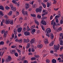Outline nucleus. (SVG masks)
<instances>
[{
    "label": "nucleus",
    "mask_w": 63,
    "mask_h": 63,
    "mask_svg": "<svg viewBox=\"0 0 63 63\" xmlns=\"http://www.w3.org/2000/svg\"><path fill=\"white\" fill-rule=\"evenodd\" d=\"M25 59V58L24 57H23L22 59H21V60L22 61H23V60H24Z\"/></svg>",
    "instance_id": "obj_42"
},
{
    "label": "nucleus",
    "mask_w": 63,
    "mask_h": 63,
    "mask_svg": "<svg viewBox=\"0 0 63 63\" xmlns=\"http://www.w3.org/2000/svg\"><path fill=\"white\" fill-rule=\"evenodd\" d=\"M59 16L58 15H57L55 16V19H58V18H59Z\"/></svg>",
    "instance_id": "obj_37"
},
{
    "label": "nucleus",
    "mask_w": 63,
    "mask_h": 63,
    "mask_svg": "<svg viewBox=\"0 0 63 63\" xmlns=\"http://www.w3.org/2000/svg\"><path fill=\"white\" fill-rule=\"evenodd\" d=\"M52 62L53 63H56V60L54 59H53L52 60Z\"/></svg>",
    "instance_id": "obj_21"
},
{
    "label": "nucleus",
    "mask_w": 63,
    "mask_h": 63,
    "mask_svg": "<svg viewBox=\"0 0 63 63\" xmlns=\"http://www.w3.org/2000/svg\"><path fill=\"white\" fill-rule=\"evenodd\" d=\"M24 34L25 36H30V32H29L26 31L24 32Z\"/></svg>",
    "instance_id": "obj_7"
},
{
    "label": "nucleus",
    "mask_w": 63,
    "mask_h": 63,
    "mask_svg": "<svg viewBox=\"0 0 63 63\" xmlns=\"http://www.w3.org/2000/svg\"><path fill=\"white\" fill-rule=\"evenodd\" d=\"M15 52H16V51H15V50H12V51H10V53H10L12 54H14V53Z\"/></svg>",
    "instance_id": "obj_24"
},
{
    "label": "nucleus",
    "mask_w": 63,
    "mask_h": 63,
    "mask_svg": "<svg viewBox=\"0 0 63 63\" xmlns=\"http://www.w3.org/2000/svg\"><path fill=\"white\" fill-rule=\"evenodd\" d=\"M37 47L41 48L43 47V45L42 44H39L37 45Z\"/></svg>",
    "instance_id": "obj_11"
},
{
    "label": "nucleus",
    "mask_w": 63,
    "mask_h": 63,
    "mask_svg": "<svg viewBox=\"0 0 63 63\" xmlns=\"http://www.w3.org/2000/svg\"><path fill=\"white\" fill-rule=\"evenodd\" d=\"M32 31L33 32V33H35V32H36V31L35 30V29H33L32 30Z\"/></svg>",
    "instance_id": "obj_45"
},
{
    "label": "nucleus",
    "mask_w": 63,
    "mask_h": 63,
    "mask_svg": "<svg viewBox=\"0 0 63 63\" xmlns=\"http://www.w3.org/2000/svg\"><path fill=\"white\" fill-rule=\"evenodd\" d=\"M3 44H4V42L3 41L0 42V45H3Z\"/></svg>",
    "instance_id": "obj_38"
},
{
    "label": "nucleus",
    "mask_w": 63,
    "mask_h": 63,
    "mask_svg": "<svg viewBox=\"0 0 63 63\" xmlns=\"http://www.w3.org/2000/svg\"><path fill=\"white\" fill-rule=\"evenodd\" d=\"M14 33L15 35H16L17 33V30H16V29H15L14 30Z\"/></svg>",
    "instance_id": "obj_22"
},
{
    "label": "nucleus",
    "mask_w": 63,
    "mask_h": 63,
    "mask_svg": "<svg viewBox=\"0 0 63 63\" xmlns=\"http://www.w3.org/2000/svg\"><path fill=\"white\" fill-rule=\"evenodd\" d=\"M34 21L35 23L36 24V25H37V26L39 25V23L38 22V21H37V20H35Z\"/></svg>",
    "instance_id": "obj_23"
},
{
    "label": "nucleus",
    "mask_w": 63,
    "mask_h": 63,
    "mask_svg": "<svg viewBox=\"0 0 63 63\" xmlns=\"http://www.w3.org/2000/svg\"><path fill=\"white\" fill-rule=\"evenodd\" d=\"M24 43H27V39H24Z\"/></svg>",
    "instance_id": "obj_33"
},
{
    "label": "nucleus",
    "mask_w": 63,
    "mask_h": 63,
    "mask_svg": "<svg viewBox=\"0 0 63 63\" xmlns=\"http://www.w3.org/2000/svg\"><path fill=\"white\" fill-rule=\"evenodd\" d=\"M35 57H36V58H39L40 57V56H39L38 55H36H36H35Z\"/></svg>",
    "instance_id": "obj_46"
},
{
    "label": "nucleus",
    "mask_w": 63,
    "mask_h": 63,
    "mask_svg": "<svg viewBox=\"0 0 63 63\" xmlns=\"http://www.w3.org/2000/svg\"><path fill=\"white\" fill-rule=\"evenodd\" d=\"M21 30H22V28L20 27V28H19L18 29H17V32H19V33H20V32H21Z\"/></svg>",
    "instance_id": "obj_16"
},
{
    "label": "nucleus",
    "mask_w": 63,
    "mask_h": 63,
    "mask_svg": "<svg viewBox=\"0 0 63 63\" xmlns=\"http://www.w3.org/2000/svg\"><path fill=\"white\" fill-rule=\"evenodd\" d=\"M42 12L43 13H44L43 14H42V16H45L46 15H47V14H48V12H47L46 10H43Z\"/></svg>",
    "instance_id": "obj_4"
},
{
    "label": "nucleus",
    "mask_w": 63,
    "mask_h": 63,
    "mask_svg": "<svg viewBox=\"0 0 63 63\" xmlns=\"http://www.w3.org/2000/svg\"><path fill=\"white\" fill-rule=\"evenodd\" d=\"M53 21H53V20L51 22V25H53Z\"/></svg>",
    "instance_id": "obj_61"
},
{
    "label": "nucleus",
    "mask_w": 63,
    "mask_h": 63,
    "mask_svg": "<svg viewBox=\"0 0 63 63\" xmlns=\"http://www.w3.org/2000/svg\"><path fill=\"white\" fill-rule=\"evenodd\" d=\"M26 30V28L25 27H24L23 28V32H24V31H25Z\"/></svg>",
    "instance_id": "obj_50"
},
{
    "label": "nucleus",
    "mask_w": 63,
    "mask_h": 63,
    "mask_svg": "<svg viewBox=\"0 0 63 63\" xmlns=\"http://www.w3.org/2000/svg\"><path fill=\"white\" fill-rule=\"evenodd\" d=\"M46 31L47 33H49L51 32V30L49 28H47L46 29Z\"/></svg>",
    "instance_id": "obj_12"
},
{
    "label": "nucleus",
    "mask_w": 63,
    "mask_h": 63,
    "mask_svg": "<svg viewBox=\"0 0 63 63\" xmlns=\"http://www.w3.org/2000/svg\"><path fill=\"white\" fill-rule=\"evenodd\" d=\"M37 16V17L38 18H41V16L39 14H38Z\"/></svg>",
    "instance_id": "obj_36"
},
{
    "label": "nucleus",
    "mask_w": 63,
    "mask_h": 63,
    "mask_svg": "<svg viewBox=\"0 0 63 63\" xmlns=\"http://www.w3.org/2000/svg\"><path fill=\"white\" fill-rule=\"evenodd\" d=\"M12 37L13 38H14V34L12 33Z\"/></svg>",
    "instance_id": "obj_63"
},
{
    "label": "nucleus",
    "mask_w": 63,
    "mask_h": 63,
    "mask_svg": "<svg viewBox=\"0 0 63 63\" xmlns=\"http://www.w3.org/2000/svg\"><path fill=\"white\" fill-rule=\"evenodd\" d=\"M16 4L17 7H19V3L18 2L17 3V4Z\"/></svg>",
    "instance_id": "obj_55"
},
{
    "label": "nucleus",
    "mask_w": 63,
    "mask_h": 63,
    "mask_svg": "<svg viewBox=\"0 0 63 63\" xmlns=\"http://www.w3.org/2000/svg\"><path fill=\"white\" fill-rule=\"evenodd\" d=\"M3 37L4 38H5L6 37V33H4V34L3 35Z\"/></svg>",
    "instance_id": "obj_51"
},
{
    "label": "nucleus",
    "mask_w": 63,
    "mask_h": 63,
    "mask_svg": "<svg viewBox=\"0 0 63 63\" xmlns=\"http://www.w3.org/2000/svg\"><path fill=\"white\" fill-rule=\"evenodd\" d=\"M63 35V33H60V37H62Z\"/></svg>",
    "instance_id": "obj_60"
},
{
    "label": "nucleus",
    "mask_w": 63,
    "mask_h": 63,
    "mask_svg": "<svg viewBox=\"0 0 63 63\" xmlns=\"http://www.w3.org/2000/svg\"><path fill=\"white\" fill-rule=\"evenodd\" d=\"M25 5L26 9V10H27V9H28V8H29V4L27 3H25Z\"/></svg>",
    "instance_id": "obj_9"
},
{
    "label": "nucleus",
    "mask_w": 63,
    "mask_h": 63,
    "mask_svg": "<svg viewBox=\"0 0 63 63\" xmlns=\"http://www.w3.org/2000/svg\"><path fill=\"white\" fill-rule=\"evenodd\" d=\"M60 57H61L62 58H63V55H60Z\"/></svg>",
    "instance_id": "obj_57"
},
{
    "label": "nucleus",
    "mask_w": 63,
    "mask_h": 63,
    "mask_svg": "<svg viewBox=\"0 0 63 63\" xmlns=\"http://www.w3.org/2000/svg\"><path fill=\"white\" fill-rule=\"evenodd\" d=\"M10 19H8L6 20V24H8L10 23Z\"/></svg>",
    "instance_id": "obj_14"
},
{
    "label": "nucleus",
    "mask_w": 63,
    "mask_h": 63,
    "mask_svg": "<svg viewBox=\"0 0 63 63\" xmlns=\"http://www.w3.org/2000/svg\"><path fill=\"white\" fill-rule=\"evenodd\" d=\"M9 23H10V24H13L14 23V22H13V20H11L10 21V22Z\"/></svg>",
    "instance_id": "obj_31"
},
{
    "label": "nucleus",
    "mask_w": 63,
    "mask_h": 63,
    "mask_svg": "<svg viewBox=\"0 0 63 63\" xmlns=\"http://www.w3.org/2000/svg\"><path fill=\"white\" fill-rule=\"evenodd\" d=\"M41 28H42V29H43V30H44V26H41Z\"/></svg>",
    "instance_id": "obj_56"
},
{
    "label": "nucleus",
    "mask_w": 63,
    "mask_h": 63,
    "mask_svg": "<svg viewBox=\"0 0 63 63\" xmlns=\"http://www.w3.org/2000/svg\"><path fill=\"white\" fill-rule=\"evenodd\" d=\"M56 20V23H58L59 22V21L58 20V19H55Z\"/></svg>",
    "instance_id": "obj_43"
},
{
    "label": "nucleus",
    "mask_w": 63,
    "mask_h": 63,
    "mask_svg": "<svg viewBox=\"0 0 63 63\" xmlns=\"http://www.w3.org/2000/svg\"><path fill=\"white\" fill-rule=\"evenodd\" d=\"M63 41H62V40H61L60 42V45H63Z\"/></svg>",
    "instance_id": "obj_28"
},
{
    "label": "nucleus",
    "mask_w": 63,
    "mask_h": 63,
    "mask_svg": "<svg viewBox=\"0 0 63 63\" xmlns=\"http://www.w3.org/2000/svg\"><path fill=\"white\" fill-rule=\"evenodd\" d=\"M54 44V41H52L49 44V46L50 47L51 46H52L53 45V44Z\"/></svg>",
    "instance_id": "obj_18"
},
{
    "label": "nucleus",
    "mask_w": 63,
    "mask_h": 63,
    "mask_svg": "<svg viewBox=\"0 0 63 63\" xmlns=\"http://www.w3.org/2000/svg\"><path fill=\"white\" fill-rule=\"evenodd\" d=\"M62 39H63V35L62 36V38L60 37L59 40L60 41V40H62Z\"/></svg>",
    "instance_id": "obj_53"
},
{
    "label": "nucleus",
    "mask_w": 63,
    "mask_h": 63,
    "mask_svg": "<svg viewBox=\"0 0 63 63\" xmlns=\"http://www.w3.org/2000/svg\"><path fill=\"white\" fill-rule=\"evenodd\" d=\"M31 16H32V17H36V15L35 14H31Z\"/></svg>",
    "instance_id": "obj_29"
},
{
    "label": "nucleus",
    "mask_w": 63,
    "mask_h": 63,
    "mask_svg": "<svg viewBox=\"0 0 63 63\" xmlns=\"http://www.w3.org/2000/svg\"><path fill=\"white\" fill-rule=\"evenodd\" d=\"M46 35L48 37V38H49L50 36H51L50 38L51 39H53L54 38V36H53V35L52 33L50 34L47 33L46 34Z\"/></svg>",
    "instance_id": "obj_2"
},
{
    "label": "nucleus",
    "mask_w": 63,
    "mask_h": 63,
    "mask_svg": "<svg viewBox=\"0 0 63 63\" xmlns=\"http://www.w3.org/2000/svg\"><path fill=\"white\" fill-rule=\"evenodd\" d=\"M17 50L19 52V53H21V51H20V50H19V49H17Z\"/></svg>",
    "instance_id": "obj_52"
},
{
    "label": "nucleus",
    "mask_w": 63,
    "mask_h": 63,
    "mask_svg": "<svg viewBox=\"0 0 63 63\" xmlns=\"http://www.w3.org/2000/svg\"><path fill=\"white\" fill-rule=\"evenodd\" d=\"M60 47V45L59 44H58L57 46L54 45V47L55 48V49H56L57 50H59Z\"/></svg>",
    "instance_id": "obj_3"
},
{
    "label": "nucleus",
    "mask_w": 63,
    "mask_h": 63,
    "mask_svg": "<svg viewBox=\"0 0 63 63\" xmlns=\"http://www.w3.org/2000/svg\"><path fill=\"white\" fill-rule=\"evenodd\" d=\"M0 15H1V16H3L4 15V14L2 12L0 11Z\"/></svg>",
    "instance_id": "obj_41"
},
{
    "label": "nucleus",
    "mask_w": 63,
    "mask_h": 63,
    "mask_svg": "<svg viewBox=\"0 0 63 63\" xmlns=\"http://www.w3.org/2000/svg\"><path fill=\"white\" fill-rule=\"evenodd\" d=\"M2 63H4V59H2Z\"/></svg>",
    "instance_id": "obj_64"
},
{
    "label": "nucleus",
    "mask_w": 63,
    "mask_h": 63,
    "mask_svg": "<svg viewBox=\"0 0 63 63\" xmlns=\"http://www.w3.org/2000/svg\"><path fill=\"white\" fill-rule=\"evenodd\" d=\"M16 46H12L11 47L12 48H15L16 47Z\"/></svg>",
    "instance_id": "obj_54"
},
{
    "label": "nucleus",
    "mask_w": 63,
    "mask_h": 63,
    "mask_svg": "<svg viewBox=\"0 0 63 63\" xmlns=\"http://www.w3.org/2000/svg\"><path fill=\"white\" fill-rule=\"evenodd\" d=\"M42 7L41 6H40L39 7V8H37L36 9V13L41 12L42 11Z\"/></svg>",
    "instance_id": "obj_1"
},
{
    "label": "nucleus",
    "mask_w": 63,
    "mask_h": 63,
    "mask_svg": "<svg viewBox=\"0 0 63 63\" xmlns=\"http://www.w3.org/2000/svg\"><path fill=\"white\" fill-rule=\"evenodd\" d=\"M0 9L1 10H4V8L2 6H0Z\"/></svg>",
    "instance_id": "obj_25"
},
{
    "label": "nucleus",
    "mask_w": 63,
    "mask_h": 63,
    "mask_svg": "<svg viewBox=\"0 0 63 63\" xmlns=\"http://www.w3.org/2000/svg\"><path fill=\"white\" fill-rule=\"evenodd\" d=\"M41 23L44 25H47V22L44 20H42L41 21Z\"/></svg>",
    "instance_id": "obj_5"
},
{
    "label": "nucleus",
    "mask_w": 63,
    "mask_h": 63,
    "mask_svg": "<svg viewBox=\"0 0 63 63\" xmlns=\"http://www.w3.org/2000/svg\"><path fill=\"white\" fill-rule=\"evenodd\" d=\"M47 7H49L50 6V4L49 2H47Z\"/></svg>",
    "instance_id": "obj_34"
},
{
    "label": "nucleus",
    "mask_w": 63,
    "mask_h": 63,
    "mask_svg": "<svg viewBox=\"0 0 63 63\" xmlns=\"http://www.w3.org/2000/svg\"><path fill=\"white\" fill-rule=\"evenodd\" d=\"M10 6L11 7V9L13 11L14 10V6H13V5L12 4H10Z\"/></svg>",
    "instance_id": "obj_15"
},
{
    "label": "nucleus",
    "mask_w": 63,
    "mask_h": 63,
    "mask_svg": "<svg viewBox=\"0 0 63 63\" xmlns=\"http://www.w3.org/2000/svg\"><path fill=\"white\" fill-rule=\"evenodd\" d=\"M60 23L61 24H63V20H61L60 21Z\"/></svg>",
    "instance_id": "obj_49"
},
{
    "label": "nucleus",
    "mask_w": 63,
    "mask_h": 63,
    "mask_svg": "<svg viewBox=\"0 0 63 63\" xmlns=\"http://www.w3.org/2000/svg\"><path fill=\"white\" fill-rule=\"evenodd\" d=\"M14 54L16 57H18V53H17V52H16L14 53Z\"/></svg>",
    "instance_id": "obj_30"
},
{
    "label": "nucleus",
    "mask_w": 63,
    "mask_h": 63,
    "mask_svg": "<svg viewBox=\"0 0 63 63\" xmlns=\"http://www.w3.org/2000/svg\"><path fill=\"white\" fill-rule=\"evenodd\" d=\"M24 10V9H23L22 11V14H23V15L24 16H25V15H27L28 13L27 11L25 12Z\"/></svg>",
    "instance_id": "obj_6"
},
{
    "label": "nucleus",
    "mask_w": 63,
    "mask_h": 63,
    "mask_svg": "<svg viewBox=\"0 0 63 63\" xmlns=\"http://www.w3.org/2000/svg\"><path fill=\"white\" fill-rule=\"evenodd\" d=\"M27 30H28V31H30V29L28 26H27Z\"/></svg>",
    "instance_id": "obj_40"
},
{
    "label": "nucleus",
    "mask_w": 63,
    "mask_h": 63,
    "mask_svg": "<svg viewBox=\"0 0 63 63\" xmlns=\"http://www.w3.org/2000/svg\"><path fill=\"white\" fill-rule=\"evenodd\" d=\"M46 61L47 63H49L50 62V61H49V60L48 59H46Z\"/></svg>",
    "instance_id": "obj_32"
},
{
    "label": "nucleus",
    "mask_w": 63,
    "mask_h": 63,
    "mask_svg": "<svg viewBox=\"0 0 63 63\" xmlns=\"http://www.w3.org/2000/svg\"><path fill=\"white\" fill-rule=\"evenodd\" d=\"M33 8H36V7H37V5L36 4H34L33 5Z\"/></svg>",
    "instance_id": "obj_47"
},
{
    "label": "nucleus",
    "mask_w": 63,
    "mask_h": 63,
    "mask_svg": "<svg viewBox=\"0 0 63 63\" xmlns=\"http://www.w3.org/2000/svg\"><path fill=\"white\" fill-rule=\"evenodd\" d=\"M18 0H12V2L14 4H17V2H16V1H18Z\"/></svg>",
    "instance_id": "obj_20"
},
{
    "label": "nucleus",
    "mask_w": 63,
    "mask_h": 63,
    "mask_svg": "<svg viewBox=\"0 0 63 63\" xmlns=\"http://www.w3.org/2000/svg\"><path fill=\"white\" fill-rule=\"evenodd\" d=\"M5 8L6 10H9L10 9V8L9 7L7 6L5 7Z\"/></svg>",
    "instance_id": "obj_27"
},
{
    "label": "nucleus",
    "mask_w": 63,
    "mask_h": 63,
    "mask_svg": "<svg viewBox=\"0 0 63 63\" xmlns=\"http://www.w3.org/2000/svg\"><path fill=\"white\" fill-rule=\"evenodd\" d=\"M41 4L42 6H43V7L44 8H46V4L43 2L41 3Z\"/></svg>",
    "instance_id": "obj_19"
},
{
    "label": "nucleus",
    "mask_w": 63,
    "mask_h": 63,
    "mask_svg": "<svg viewBox=\"0 0 63 63\" xmlns=\"http://www.w3.org/2000/svg\"><path fill=\"white\" fill-rule=\"evenodd\" d=\"M31 51H32V52H34L35 51V50H34V49H31Z\"/></svg>",
    "instance_id": "obj_59"
},
{
    "label": "nucleus",
    "mask_w": 63,
    "mask_h": 63,
    "mask_svg": "<svg viewBox=\"0 0 63 63\" xmlns=\"http://www.w3.org/2000/svg\"><path fill=\"white\" fill-rule=\"evenodd\" d=\"M59 62H62V63H63V61L61 60H60L59 61Z\"/></svg>",
    "instance_id": "obj_62"
},
{
    "label": "nucleus",
    "mask_w": 63,
    "mask_h": 63,
    "mask_svg": "<svg viewBox=\"0 0 63 63\" xmlns=\"http://www.w3.org/2000/svg\"><path fill=\"white\" fill-rule=\"evenodd\" d=\"M47 18V17H42V19H46V18Z\"/></svg>",
    "instance_id": "obj_58"
},
{
    "label": "nucleus",
    "mask_w": 63,
    "mask_h": 63,
    "mask_svg": "<svg viewBox=\"0 0 63 63\" xmlns=\"http://www.w3.org/2000/svg\"><path fill=\"white\" fill-rule=\"evenodd\" d=\"M12 11H11L9 12V13H8V15L9 16H11V15H12Z\"/></svg>",
    "instance_id": "obj_26"
},
{
    "label": "nucleus",
    "mask_w": 63,
    "mask_h": 63,
    "mask_svg": "<svg viewBox=\"0 0 63 63\" xmlns=\"http://www.w3.org/2000/svg\"><path fill=\"white\" fill-rule=\"evenodd\" d=\"M47 41H45L44 43L45 45H47Z\"/></svg>",
    "instance_id": "obj_44"
},
{
    "label": "nucleus",
    "mask_w": 63,
    "mask_h": 63,
    "mask_svg": "<svg viewBox=\"0 0 63 63\" xmlns=\"http://www.w3.org/2000/svg\"><path fill=\"white\" fill-rule=\"evenodd\" d=\"M10 19H8L6 20V24H8L10 23Z\"/></svg>",
    "instance_id": "obj_13"
},
{
    "label": "nucleus",
    "mask_w": 63,
    "mask_h": 63,
    "mask_svg": "<svg viewBox=\"0 0 63 63\" xmlns=\"http://www.w3.org/2000/svg\"><path fill=\"white\" fill-rule=\"evenodd\" d=\"M22 41V39H20L19 40V42L20 43H21L22 42V41Z\"/></svg>",
    "instance_id": "obj_39"
},
{
    "label": "nucleus",
    "mask_w": 63,
    "mask_h": 63,
    "mask_svg": "<svg viewBox=\"0 0 63 63\" xmlns=\"http://www.w3.org/2000/svg\"><path fill=\"white\" fill-rule=\"evenodd\" d=\"M30 46V44L29 43H28L27 44V46L26 47L27 48H28Z\"/></svg>",
    "instance_id": "obj_17"
},
{
    "label": "nucleus",
    "mask_w": 63,
    "mask_h": 63,
    "mask_svg": "<svg viewBox=\"0 0 63 63\" xmlns=\"http://www.w3.org/2000/svg\"><path fill=\"white\" fill-rule=\"evenodd\" d=\"M31 60H36V58H32L31 59Z\"/></svg>",
    "instance_id": "obj_48"
},
{
    "label": "nucleus",
    "mask_w": 63,
    "mask_h": 63,
    "mask_svg": "<svg viewBox=\"0 0 63 63\" xmlns=\"http://www.w3.org/2000/svg\"><path fill=\"white\" fill-rule=\"evenodd\" d=\"M7 49V47H3L2 49V51L5 50H6Z\"/></svg>",
    "instance_id": "obj_35"
},
{
    "label": "nucleus",
    "mask_w": 63,
    "mask_h": 63,
    "mask_svg": "<svg viewBox=\"0 0 63 63\" xmlns=\"http://www.w3.org/2000/svg\"><path fill=\"white\" fill-rule=\"evenodd\" d=\"M12 58L10 56H9L8 57V59H6V61H11L12 60Z\"/></svg>",
    "instance_id": "obj_8"
},
{
    "label": "nucleus",
    "mask_w": 63,
    "mask_h": 63,
    "mask_svg": "<svg viewBox=\"0 0 63 63\" xmlns=\"http://www.w3.org/2000/svg\"><path fill=\"white\" fill-rule=\"evenodd\" d=\"M35 40L34 38L32 39L31 41H30V43L31 44H34V43H35Z\"/></svg>",
    "instance_id": "obj_10"
}]
</instances>
